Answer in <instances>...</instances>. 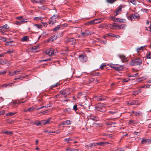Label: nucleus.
I'll list each match as a JSON object with an SVG mask.
<instances>
[{
  "instance_id": "cd10ccee",
  "label": "nucleus",
  "mask_w": 151,
  "mask_h": 151,
  "mask_svg": "<svg viewBox=\"0 0 151 151\" xmlns=\"http://www.w3.org/2000/svg\"><path fill=\"white\" fill-rule=\"evenodd\" d=\"M39 123L40 124V125L42 124L45 125V124H47L45 120H43L41 121H40Z\"/></svg>"
},
{
  "instance_id": "c85d7f7f",
  "label": "nucleus",
  "mask_w": 151,
  "mask_h": 151,
  "mask_svg": "<svg viewBox=\"0 0 151 151\" xmlns=\"http://www.w3.org/2000/svg\"><path fill=\"white\" fill-rule=\"evenodd\" d=\"M28 39V37L27 36H25L22 39V41H27Z\"/></svg>"
},
{
  "instance_id": "423d86ee",
  "label": "nucleus",
  "mask_w": 151,
  "mask_h": 151,
  "mask_svg": "<svg viewBox=\"0 0 151 151\" xmlns=\"http://www.w3.org/2000/svg\"><path fill=\"white\" fill-rule=\"evenodd\" d=\"M122 7L121 5L119 6L118 8L116 10L114 13V15L117 16L118 14L122 12L121 9Z\"/></svg>"
},
{
  "instance_id": "7c9ffc66",
  "label": "nucleus",
  "mask_w": 151,
  "mask_h": 151,
  "mask_svg": "<svg viewBox=\"0 0 151 151\" xmlns=\"http://www.w3.org/2000/svg\"><path fill=\"white\" fill-rule=\"evenodd\" d=\"M127 18L129 20H132L133 19H134L133 18V14L132 15H129L128 16H127Z\"/></svg>"
},
{
  "instance_id": "8fccbe9b",
  "label": "nucleus",
  "mask_w": 151,
  "mask_h": 151,
  "mask_svg": "<svg viewBox=\"0 0 151 151\" xmlns=\"http://www.w3.org/2000/svg\"><path fill=\"white\" fill-rule=\"evenodd\" d=\"M106 65L104 63H103L100 66V68L101 69H103L104 67Z\"/></svg>"
},
{
  "instance_id": "c756f323",
  "label": "nucleus",
  "mask_w": 151,
  "mask_h": 151,
  "mask_svg": "<svg viewBox=\"0 0 151 151\" xmlns=\"http://www.w3.org/2000/svg\"><path fill=\"white\" fill-rule=\"evenodd\" d=\"M138 77V73H137L135 74H134L132 75H130L128 76L129 77Z\"/></svg>"
},
{
  "instance_id": "4d7b16f0",
  "label": "nucleus",
  "mask_w": 151,
  "mask_h": 151,
  "mask_svg": "<svg viewBox=\"0 0 151 151\" xmlns=\"http://www.w3.org/2000/svg\"><path fill=\"white\" fill-rule=\"evenodd\" d=\"M48 106H41V107H40V108H39L38 109H37V110H38L39 109H42V108H44V107H47Z\"/></svg>"
},
{
  "instance_id": "2f4dec72",
  "label": "nucleus",
  "mask_w": 151,
  "mask_h": 151,
  "mask_svg": "<svg viewBox=\"0 0 151 151\" xmlns=\"http://www.w3.org/2000/svg\"><path fill=\"white\" fill-rule=\"evenodd\" d=\"M64 122L65 125H70V121L69 120L65 121Z\"/></svg>"
},
{
  "instance_id": "f03ea898",
  "label": "nucleus",
  "mask_w": 151,
  "mask_h": 151,
  "mask_svg": "<svg viewBox=\"0 0 151 151\" xmlns=\"http://www.w3.org/2000/svg\"><path fill=\"white\" fill-rule=\"evenodd\" d=\"M54 51L55 50L53 48H50L47 50L45 52L47 55H48L50 56L53 55H55V53Z\"/></svg>"
},
{
  "instance_id": "338daca9",
  "label": "nucleus",
  "mask_w": 151,
  "mask_h": 151,
  "mask_svg": "<svg viewBox=\"0 0 151 151\" xmlns=\"http://www.w3.org/2000/svg\"><path fill=\"white\" fill-rule=\"evenodd\" d=\"M7 86V84H5L1 86V88L3 87H6Z\"/></svg>"
},
{
  "instance_id": "dca6fc26",
  "label": "nucleus",
  "mask_w": 151,
  "mask_h": 151,
  "mask_svg": "<svg viewBox=\"0 0 151 151\" xmlns=\"http://www.w3.org/2000/svg\"><path fill=\"white\" fill-rule=\"evenodd\" d=\"M95 99L98 101H102L104 99V98L102 96H96L95 97Z\"/></svg>"
},
{
  "instance_id": "603ef678",
  "label": "nucleus",
  "mask_w": 151,
  "mask_h": 151,
  "mask_svg": "<svg viewBox=\"0 0 151 151\" xmlns=\"http://www.w3.org/2000/svg\"><path fill=\"white\" fill-rule=\"evenodd\" d=\"M51 118H49L48 119L45 120L47 124H48L49 123L50 121L51 120Z\"/></svg>"
},
{
  "instance_id": "f8f14e48",
  "label": "nucleus",
  "mask_w": 151,
  "mask_h": 151,
  "mask_svg": "<svg viewBox=\"0 0 151 151\" xmlns=\"http://www.w3.org/2000/svg\"><path fill=\"white\" fill-rule=\"evenodd\" d=\"M63 25H58L57 27L53 28L52 29V30L53 31H56L58 30H59L60 28L61 27H63Z\"/></svg>"
},
{
  "instance_id": "e2e57ef3",
  "label": "nucleus",
  "mask_w": 151,
  "mask_h": 151,
  "mask_svg": "<svg viewBox=\"0 0 151 151\" xmlns=\"http://www.w3.org/2000/svg\"><path fill=\"white\" fill-rule=\"evenodd\" d=\"M5 113V110H2L1 111H0V115H1L4 114Z\"/></svg>"
},
{
  "instance_id": "f704fd0d",
  "label": "nucleus",
  "mask_w": 151,
  "mask_h": 151,
  "mask_svg": "<svg viewBox=\"0 0 151 151\" xmlns=\"http://www.w3.org/2000/svg\"><path fill=\"white\" fill-rule=\"evenodd\" d=\"M2 28L4 29H9V27L8 25L6 24L3 26Z\"/></svg>"
},
{
  "instance_id": "39448f33",
  "label": "nucleus",
  "mask_w": 151,
  "mask_h": 151,
  "mask_svg": "<svg viewBox=\"0 0 151 151\" xmlns=\"http://www.w3.org/2000/svg\"><path fill=\"white\" fill-rule=\"evenodd\" d=\"M88 117L90 119L93 121H97L99 120V118L97 116H94L92 114H90Z\"/></svg>"
},
{
  "instance_id": "09e8293b",
  "label": "nucleus",
  "mask_w": 151,
  "mask_h": 151,
  "mask_svg": "<svg viewBox=\"0 0 151 151\" xmlns=\"http://www.w3.org/2000/svg\"><path fill=\"white\" fill-rule=\"evenodd\" d=\"M20 71L18 70H15L14 71L15 75H18L19 74Z\"/></svg>"
},
{
  "instance_id": "6e6552de",
  "label": "nucleus",
  "mask_w": 151,
  "mask_h": 151,
  "mask_svg": "<svg viewBox=\"0 0 151 151\" xmlns=\"http://www.w3.org/2000/svg\"><path fill=\"white\" fill-rule=\"evenodd\" d=\"M118 26L116 25H112L110 24H109L108 25L106 26L107 27H108L111 29H115L116 27H117Z\"/></svg>"
},
{
  "instance_id": "7ed1b4c3",
  "label": "nucleus",
  "mask_w": 151,
  "mask_h": 151,
  "mask_svg": "<svg viewBox=\"0 0 151 151\" xmlns=\"http://www.w3.org/2000/svg\"><path fill=\"white\" fill-rule=\"evenodd\" d=\"M141 102L137 100H133L129 101L127 103V104L128 105H138L141 104Z\"/></svg>"
},
{
  "instance_id": "1a4fd4ad",
  "label": "nucleus",
  "mask_w": 151,
  "mask_h": 151,
  "mask_svg": "<svg viewBox=\"0 0 151 151\" xmlns=\"http://www.w3.org/2000/svg\"><path fill=\"white\" fill-rule=\"evenodd\" d=\"M151 141V139H143L142 141H141V144H144V143H149V142Z\"/></svg>"
},
{
  "instance_id": "864d4df0",
  "label": "nucleus",
  "mask_w": 151,
  "mask_h": 151,
  "mask_svg": "<svg viewBox=\"0 0 151 151\" xmlns=\"http://www.w3.org/2000/svg\"><path fill=\"white\" fill-rule=\"evenodd\" d=\"M51 58H47L45 60H41V62L49 61L51 60Z\"/></svg>"
},
{
  "instance_id": "ea45409f",
  "label": "nucleus",
  "mask_w": 151,
  "mask_h": 151,
  "mask_svg": "<svg viewBox=\"0 0 151 151\" xmlns=\"http://www.w3.org/2000/svg\"><path fill=\"white\" fill-rule=\"evenodd\" d=\"M75 40V39L73 38H70L68 39V42H70L71 41H73Z\"/></svg>"
},
{
  "instance_id": "e433bc0d",
  "label": "nucleus",
  "mask_w": 151,
  "mask_h": 151,
  "mask_svg": "<svg viewBox=\"0 0 151 151\" xmlns=\"http://www.w3.org/2000/svg\"><path fill=\"white\" fill-rule=\"evenodd\" d=\"M130 2L134 5H136L137 4V2L135 0H131Z\"/></svg>"
},
{
  "instance_id": "5701e85b",
  "label": "nucleus",
  "mask_w": 151,
  "mask_h": 151,
  "mask_svg": "<svg viewBox=\"0 0 151 151\" xmlns=\"http://www.w3.org/2000/svg\"><path fill=\"white\" fill-rule=\"evenodd\" d=\"M86 147L88 148V147H92L93 146H96V144L95 143H90L88 145H86Z\"/></svg>"
},
{
  "instance_id": "9b49d317",
  "label": "nucleus",
  "mask_w": 151,
  "mask_h": 151,
  "mask_svg": "<svg viewBox=\"0 0 151 151\" xmlns=\"http://www.w3.org/2000/svg\"><path fill=\"white\" fill-rule=\"evenodd\" d=\"M99 106H100V107H98L96 108V110L99 111L101 112H105V111L106 110L105 109L103 110L101 108V107L103 108H104L105 107V106H102V105H100Z\"/></svg>"
},
{
  "instance_id": "0e129e2a",
  "label": "nucleus",
  "mask_w": 151,
  "mask_h": 151,
  "mask_svg": "<svg viewBox=\"0 0 151 151\" xmlns=\"http://www.w3.org/2000/svg\"><path fill=\"white\" fill-rule=\"evenodd\" d=\"M15 23L16 24L20 25L21 24V22L16 21L15 22Z\"/></svg>"
},
{
  "instance_id": "4468645a",
  "label": "nucleus",
  "mask_w": 151,
  "mask_h": 151,
  "mask_svg": "<svg viewBox=\"0 0 151 151\" xmlns=\"http://www.w3.org/2000/svg\"><path fill=\"white\" fill-rule=\"evenodd\" d=\"M60 94H62L63 95H67L70 94V92H65V90H61L60 91Z\"/></svg>"
},
{
  "instance_id": "13d9d810",
  "label": "nucleus",
  "mask_w": 151,
  "mask_h": 151,
  "mask_svg": "<svg viewBox=\"0 0 151 151\" xmlns=\"http://www.w3.org/2000/svg\"><path fill=\"white\" fill-rule=\"evenodd\" d=\"M70 111V109H65L64 110V111L65 112H69Z\"/></svg>"
},
{
  "instance_id": "f257e3e1",
  "label": "nucleus",
  "mask_w": 151,
  "mask_h": 151,
  "mask_svg": "<svg viewBox=\"0 0 151 151\" xmlns=\"http://www.w3.org/2000/svg\"><path fill=\"white\" fill-rule=\"evenodd\" d=\"M141 59L139 58L131 60L130 65H140L142 63Z\"/></svg>"
},
{
  "instance_id": "c9c22d12",
  "label": "nucleus",
  "mask_w": 151,
  "mask_h": 151,
  "mask_svg": "<svg viewBox=\"0 0 151 151\" xmlns=\"http://www.w3.org/2000/svg\"><path fill=\"white\" fill-rule=\"evenodd\" d=\"M73 109L76 111L78 110L77 105H76L75 104L74 105L73 108Z\"/></svg>"
},
{
  "instance_id": "79ce46f5",
  "label": "nucleus",
  "mask_w": 151,
  "mask_h": 151,
  "mask_svg": "<svg viewBox=\"0 0 151 151\" xmlns=\"http://www.w3.org/2000/svg\"><path fill=\"white\" fill-rule=\"evenodd\" d=\"M0 40L3 41L5 42L6 41V38L4 37H1L0 38Z\"/></svg>"
},
{
  "instance_id": "2eb2a0df",
  "label": "nucleus",
  "mask_w": 151,
  "mask_h": 151,
  "mask_svg": "<svg viewBox=\"0 0 151 151\" xmlns=\"http://www.w3.org/2000/svg\"><path fill=\"white\" fill-rule=\"evenodd\" d=\"M111 67L113 69L117 70H120L122 68L120 66H115L113 65L111 66Z\"/></svg>"
},
{
  "instance_id": "58836bf2",
  "label": "nucleus",
  "mask_w": 151,
  "mask_h": 151,
  "mask_svg": "<svg viewBox=\"0 0 151 151\" xmlns=\"http://www.w3.org/2000/svg\"><path fill=\"white\" fill-rule=\"evenodd\" d=\"M6 73V70H4L3 71H0V75H2L5 74Z\"/></svg>"
},
{
  "instance_id": "20e7f679",
  "label": "nucleus",
  "mask_w": 151,
  "mask_h": 151,
  "mask_svg": "<svg viewBox=\"0 0 151 151\" xmlns=\"http://www.w3.org/2000/svg\"><path fill=\"white\" fill-rule=\"evenodd\" d=\"M79 58V60L83 62H86L87 60V57L84 55H80Z\"/></svg>"
},
{
  "instance_id": "4be33fe9",
  "label": "nucleus",
  "mask_w": 151,
  "mask_h": 151,
  "mask_svg": "<svg viewBox=\"0 0 151 151\" xmlns=\"http://www.w3.org/2000/svg\"><path fill=\"white\" fill-rule=\"evenodd\" d=\"M96 20H99V19H95L93 20L88 22V23L90 24H97V22H96Z\"/></svg>"
},
{
  "instance_id": "a211bd4d",
  "label": "nucleus",
  "mask_w": 151,
  "mask_h": 151,
  "mask_svg": "<svg viewBox=\"0 0 151 151\" xmlns=\"http://www.w3.org/2000/svg\"><path fill=\"white\" fill-rule=\"evenodd\" d=\"M38 46H33L32 47V50L34 52H36L38 51L37 50L38 49Z\"/></svg>"
},
{
  "instance_id": "aec40b11",
  "label": "nucleus",
  "mask_w": 151,
  "mask_h": 151,
  "mask_svg": "<svg viewBox=\"0 0 151 151\" xmlns=\"http://www.w3.org/2000/svg\"><path fill=\"white\" fill-rule=\"evenodd\" d=\"M25 78V77H24L22 76V75H19L18 77L17 78H15L14 79V80H22Z\"/></svg>"
},
{
  "instance_id": "69168bd1",
  "label": "nucleus",
  "mask_w": 151,
  "mask_h": 151,
  "mask_svg": "<svg viewBox=\"0 0 151 151\" xmlns=\"http://www.w3.org/2000/svg\"><path fill=\"white\" fill-rule=\"evenodd\" d=\"M12 42H13V41H12L7 42L6 44L9 45H11V44L12 43Z\"/></svg>"
},
{
  "instance_id": "3c124183",
  "label": "nucleus",
  "mask_w": 151,
  "mask_h": 151,
  "mask_svg": "<svg viewBox=\"0 0 151 151\" xmlns=\"http://www.w3.org/2000/svg\"><path fill=\"white\" fill-rule=\"evenodd\" d=\"M9 74L10 76H13L15 75L14 72H12L10 71L9 72Z\"/></svg>"
},
{
  "instance_id": "c03bdc74",
  "label": "nucleus",
  "mask_w": 151,
  "mask_h": 151,
  "mask_svg": "<svg viewBox=\"0 0 151 151\" xmlns=\"http://www.w3.org/2000/svg\"><path fill=\"white\" fill-rule=\"evenodd\" d=\"M16 113H14V112H10L8 113L7 114V116H12L14 114H15Z\"/></svg>"
},
{
  "instance_id": "393cba45",
  "label": "nucleus",
  "mask_w": 151,
  "mask_h": 151,
  "mask_svg": "<svg viewBox=\"0 0 151 151\" xmlns=\"http://www.w3.org/2000/svg\"><path fill=\"white\" fill-rule=\"evenodd\" d=\"M32 1L33 3H42V1L40 0H32Z\"/></svg>"
},
{
  "instance_id": "b1692460",
  "label": "nucleus",
  "mask_w": 151,
  "mask_h": 151,
  "mask_svg": "<svg viewBox=\"0 0 151 151\" xmlns=\"http://www.w3.org/2000/svg\"><path fill=\"white\" fill-rule=\"evenodd\" d=\"M39 122L40 121L37 120L32 122V123L33 124H35L37 126H39L40 125Z\"/></svg>"
},
{
  "instance_id": "052dcab7",
  "label": "nucleus",
  "mask_w": 151,
  "mask_h": 151,
  "mask_svg": "<svg viewBox=\"0 0 151 151\" xmlns=\"http://www.w3.org/2000/svg\"><path fill=\"white\" fill-rule=\"evenodd\" d=\"M65 91L66 92H70V89L69 88L65 89Z\"/></svg>"
},
{
  "instance_id": "bf43d9fd",
  "label": "nucleus",
  "mask_w": 151,
  "mask_h": 151,
  "mask_svg": "<svg viewBox=\"0 0 151 151\" xmlns=\"http://www.w3.org/2000/svg\"><path fill=\"white\" fill-rule=\"evenodd\" d=\"M27 22V21L25 19H22L21 20V23H24V22Z\"/></svg>"
},
{
  "instance_id": "6ab92c4d",
  "label": "nucleus",
  "mask_w": 151,
  "mask_h": 151,
  "mask_svg": "<svg viewBox=\"0 0 151 151\" xmlns=\"http://www.w3.org/2000/svg\"><path fill=\"white\" fill-rule=\"evenodd\" d=\"M120 58L122 60V62H124L125 61H127L125 56L124 55H119Z\"/></svg>"
},
{
  "instance_id": "f3484780",
  "label": "nucleus",
  "mask_w": 151,
  "mask_h": 151,
  "mask_svg": "<svg viewBox=\"0 0 151 151\" xmlns=\"http://www.w3.org/2000/svg\"><path fill=\"white\" fill-rule=\"evenodd\" d=\"M134 19H137V20H138L140 18V17L139 15L137 13L134 14H133Z\"/></svg>"
},
{
  "instance_id": "5fc2aeb1",
  "label": "nucleus",
  "mask_w": 151,
  "mask_h": 151,
  "mask_svg": "<svg viewBox=\"0 0 151 151\" xmlns=\"http://www.w3.org/2000/svg\"><path fill=\"white\" fill-rule=\"evenodd\" d=\"M139 91H138V90H137V91H134L133 92V93H134V95H135L136 94H137L139 93Z\"/></svg>"
},
{
  "instance_id": "680f3d73",
  "label": "nucleus",
  "mask_w": 151,
  "mask_h": 151,
  "mask_svg": "<svg viewBox=\"0 0 151 151\" xmlns=\"http://www.w3.org/2000/svg\"><path fill=\"white\" fill-rule=\"evenodd\" d=\"M129 79H128V78L125 79H124L123 81H124V82H128V81H129Z\"/></svg>"
},
{
  "instance_id": "ddd939ff",
  "label": "nucleus",
  "mask_w": 151,
  "mask_h": 151,
  "mask_svg": "<svg viewBox=\"0 0 151 151\" xmlns=\"http://www.w3.org/2000/svg\"><path fill=\"white\" fill-rule=\"evenodd\" d=\"M56 38L57 37L54 35L49 38L47 40V42H49L50 41H53L54 40H55Z\"/></svg>"
},
{
  "instance_id": "a19ab883",
  "label": "nucleus",
  "mask_w": 151,
  "mask_h": 151,
  "mask_svg": "<svg viewBox=\"0 0 151 151\" xmlns=\"http://www.w3.org/2000/svg\"><path fill=\"white\" fill-rule=\"evenodd\" d=\"M147 58H151V52L149 53L147 55Z\"/></svg>"
},
{
  "instance_id": "774afa93",
  "label": "nucleus",
  "mask_w": 151,
  "mask_h": 151,
  "mask_svg": "<svg viewBox=\"0 0 151 151\" xmlns=\"http://www.w3.org/2000/svg\"><path fill=\"white\" fill-rule=\"evenodd\" d=\"M118 151H124V150L122 148H120L119 149H118Z\"/></svg>"
},
{
  "instance_id": "473e14b6",
  "label": "nucleus",
  "mask_w": 151,
  "mask_h": 151,
  "mask_svg": "<svg viewBox=\"0 0 151 151\" xmlns=\"http://www.w3.org/2000/svg\"><path fill=\"white\" fill-rule=\"evenodd\" d=\"M66 150L69 151H78V150L75 149L67 148Z\"/></svg>"
},
{
  "instance_id": "37998d69",
  "label": "nucleus",
  "mask_w": 151,
  "mask_h": 151,
  "mask_svg": "<svg viewBox=\"0 0 151 151\" xmlns=\"http://www.w3.org/2000/svg\"><path fill=\"white\" fill-rule=\"evenodd\" d=\"M35 26H36L39 29L41 28L42 26L41 25L38 24H35Z\"/></svg>"
},
{
  "instance_id": "a878e982",
  "label": "nucleus",
  "mask_w": 151,
  "mask_h": 151,
  "mask_svg": "<svg viewBox=\"0 0 151 151\" xmlns=\"http://www.w3.org/2000/svg\"><path fill=\"white\" fill-rule=\"evenodd\" d=\"M54 17H55V15H54L53 16L51 17V20H50V24H53L55 22L53 20V19H54Z\"/></svg>"
},
{
  "instance_id": "de8ad7c7",
  "label": "nucleus",
  "mask_w": 151,
  "mask_h": 151,
  "mask_svg": "<svg viewBox=\"0 0 151 151\" xmlns=\"http://www.w3.org/2000/svg\"><path fill=\"white\" fill-rule=\"evenodd\" d=\"M4 134H12L13 133L12 132H9L8 131H6L4 132Z\"/></svg>"
},
{
  "instance_id": "a18cd8bd",
  "label": "nucleus",
  "mask_w": 151,
  "mask_h": 151,
  "mask_svg": "<svg viewBox=\"0 0 151 151\" xmlns=\"http://www.w3.org/2000/svg\"><path fill=\"white\" fill-rule=\"evenodd\" d=\"M13 51V50H10L7 51L5 53L6 54L9 53V54H11L12 53Z\"/></svg>"
},
{
  "instance_id": "bb28decb",
  "label": "nucleus",
  "mask_w": 151,
  "mask_h": 151,
  "mask_svg": "<svg viewBox=\"0 0 151 151\" xmlns=\"http://www.w3.org/2000/svg\"><path fill=\"white\" fill-rule=\"evenodd\" d=\"M146 46H141L139 48H138L137 50V53L139 52H140V50H143V48L144 47H146Z\"/></svg>"
},
{
  "instance_id": "412c9836",
  "label": "nucleus",
  "mask_w": 151,
  "mask_h": 151,
  "mask_svg": "<svg viewBox=\"0 0 151 151\" xmlns=\"http://www.w3.org/2000/svg\"><path fill=\"white\" fill-rule=\"evenodd\" d=\"M108 142H97L96 143V145H98L101 146H104V145L106 143H108Z\"/></svg>"
},
{
  "instance_id": "9d476101",
  "label": "nucleus",
  "mask_w": 151,
  "mask_h": 151,
  "mask_svg": "<svg viewBox=\"0 0 151 151\" xmlns=\"http://www.w3.org/2000/svg\"><path fill=\"white\" fill-rule=\"evenodd\" d=\"M0 64L3 65L7 64L8 65L9 64L8 61L3 60L2 59H0Z\"/></svg>"
},
{
  "instance_id": "0eeeda50",
  "label": "nucleus",
  "mask_w": 151,
  "mask_h": 151,
  "mask_svg": "<svg viewBox=\"0 0 151 151\" xmlns=\"http://www.w3.org/2000/svg\"><path fill=\"white\" fill-rule=\"evenodd\" d=\"M81 33L84 37H86L88 35H91L92 33L91 32H89L87 30H86L84 32H81Z\"/></svg>"
},
{
  "instance_id": "49530a36",
  "label": "nucleus",
  "mask_w": 151,
  "mask_h": 151,
  "mask_svg": "<svg viewBox=\"0 0 151 151\" xmlns=\"http://www.w3.org/2000/svg\"><path fill=\"white\" fill-rule=\"evenodd\" d=\"M107 35L109 36H111L113 37H114L115 36V35L114 34L110 33L108 34H107Z\"/></svg>"
},
{
  "instance_id": "72a5a7b5",
  "label": "nucleus",
  "mask_w": 151,
  "mask_h": 151,
  "mask_svg": "<svg viewBox=\"0 0 151 151\" xmlns=\"http://www.w3.org/2000/svg\"><path fill=\"white\" fill-rule=\"evenodd\" d=\"M99 19V20H96V22H97V23H100L102 21L104 20V19L103 18H99V19Z\"/></svg>"
},
{
  "instance_id": "4c0bfd02",
  "label": "nucleus",
  "mask_w": 151,
  "mask_h": 151,
  "mask_svg": "<svg viewBox=\"0 0 151 151\" xmlns=\"http://www.w3.org/2000/svg\"><path fill=\"white\" fill-rule=\"evenodd\" d=\"M34 109L35 108L33 107H32L29 108L27 111H33Z\"/></svg>"
},
{
  "instance_id": "6e6d98bb",
  "label": "nucleus",
  "mask_w": 151,
  "mask_h": 151,
  "mask_svg": "<svg viewBox=\"0 0 151 151\" xmlns=\"http://www.w3.org/2000/svg\"><path fill=\"white\" fill-rule=\"evenodd\" d=\"M57 83H56L55 84L52 85V86H51L50 88H53L57 87Z\"/></svg>"
}]
</instances>
